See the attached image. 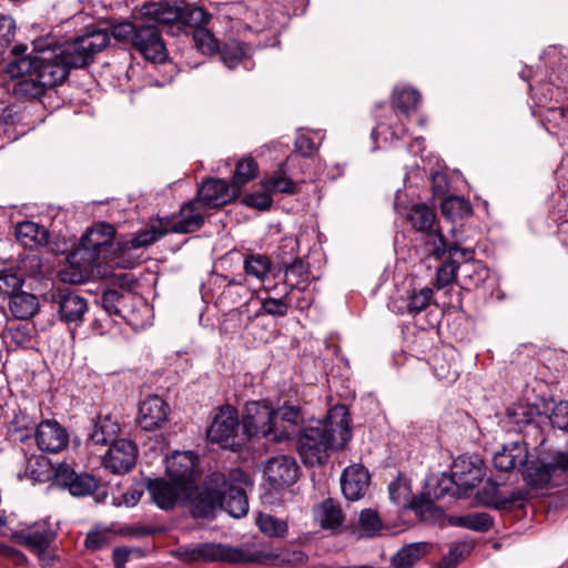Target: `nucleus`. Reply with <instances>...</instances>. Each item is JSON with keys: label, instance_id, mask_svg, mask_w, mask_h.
<instances>
[{"label": "nucleus", "instance_id": "nucleus-59", "mask_svg": "<svg viewBox=\"0 0 568 568\" xmlns=\"http://www.w3.org/2000/svg\"><path fill=\"white\" fill-rule=\"evenodd\" d=\"M48 460L43 457H36L28 462L27 474L33 480H43L45 473H48Z\"/></svg>", "mask_w": 568, "mask_h": 568}, {"label": "nucleus", "instance_id": "nucleus-7", "mask_svg": "<svg viewBox=\"0 0 568 568\" xmlns=\"http://www.w3.org/2000/svg\"><path fill=\"white\" fill-rule=\"evenodd\" d=\"M211 483L222 488V508L232 517L241 518L248 511V501L246 497L245 486L248 484L247 476L239 470H232L229 479L220 473L211 475Z\"/></svg>", "mask_w": 568, "mask_h": 568}, {"label": "nucleus", "instance_id": "nucleus-25", "mask_svg": "<svg viewBox=\"0 0 568 568\" xmlns=\"http://www.w3.org/2000/svg\"><path fill=\"white\" fill-rule=\"evenodd\" d=\"M369 474L362 465H352L344 469L341 477V487L348 500L361 499L368 489Z\"/></svg>", "mask_w": 568, "mask_h": 568}, {"label": "nucleus", "instance_id": "nucleus-33", "mask_svg": "<svg viewBox=\"0 0 568 568\" xmlns=\"http://www.w3.org/2000/svg\"><path fill=\"white\" fill-rule=\"evenodd\" d=\"M315 519L323 528L335 529L342 525L344 515L339 505L328 498L323 500L315 509Z\"/></svg>", "mask_w": 568, "mask_h": 568}, {"label": "nucleus", "instance_id": "nucleus-36", "mask_svg": "<svg viewBox=\"0 0 568 568\" xmlns=\"http://www.w3.org/2000/svg\"><path fill=\"white\" fill-rule=\"evenodd\" d=\"M426 549L427 545L424 542L405 546L393 557L392 564L395 568H410L426 554Z\"/></svg>", "mask_w": 568, "mask_h": 568}, {"label": "nucleus", "instance_id": "nucleus-45", "mask_svg": "<svg viewBox=\"0 0 568 568\" xmlns=\"http://www.w3.org/2000/svg\"><path fill=\"white\" fill-rule=\"evenodd\" d=\"M420 102V94L414 89L395 90L393 104L404 113L415 109Z\"/></svg>", "mask_w": 568, "mask_h": 568}, {"label": "nucleus", "instance_id": "nucleus-63", "mask_svg": "<svg viewBox=\"0 0 568 568\" xmlns=\"http://www.w3.org/2000/svg\"><path fill=\"white\" fill-rule=\"evenodd\" d=\"M0 554L11 558L17 565L27 562V557L19 550L6 545H0Z\"/></svg>", "mask_w": 568, "mask_h": 568}, {"label": "nucleus", "instance_id": "nucleus-3", "mask_svg": "<svg viewBox=\"0 0 568 568\" xmlns=\"http://www.w3.org/2000/svg\"><path fill=\"white\" fill-rule=\"evenodd\" d=\"M406 220L415 231L425 235V246L429 255L442 257L446 252L452 255L459 253L466 262L473 260L471 248H462L457 243L446 242L437 224L436 213L426 204L413 205L406 214Z\"/></svg>", "mask_w": 568, "mask_h": 568}, {"label": "nucleus", "instance_id": "nucleus-23", "mask_svg": "<svg viewBox=\"0 0 568 568\" xmlns=\"http://www.w3.org/2000/svg\"><path fill=\"white\" fill-rule=\"evenodd\" d=\"M274 442H281L291 438L296 428L303 423L304 414L296 405L284 404L274 408Z\"/></svg>", "mask_w": 568, "mask_h": 568}, {"label": "nucleus", "instance_id": "nucleus-9", "mask_svg": "<svg viewBox=\"0 0 568 568\" xmlns=\"http://www.w3.org/2000/svg\"><path fill=\"white\" fill-rule=\"evenodd\" d=\"M57 537V531L48 520L34 523L14 532L16 541L34 554L43 566H49L53 557L50 547Z\"/></svg>", "mask_w": 568, "mask_h": 568}, {"label": "nucleus", "instance_id": "nucleus-22", "mask_svg": "<svg viewBox=\"0 0 568 568\" xmlns=\"http://www.w3.org/2000/svg\"><path fill=\"white\" fill-rule=\"evenodd\" d=\"M239 195L237 189L222 179H210L199 190L196 201L204 207H219L227 204Z\"/></svg>", "mask_w": 568, "mask_h": 568}, {"label": "nucleus", "instance_id": "nucleus-13", "mask_svg": "<svg viewBox=\"0 0 568 568\" xmlns=\"http://www.w3.org/2000/svg\"><path fill=\"white\" fill-rule=\"evenodd\" d=\"M132 47L138 50L145 60L151 62L161 63L166 59V50L161 36L158 29L148 21H145L144 24H139Z\"/></svg>", "mask_w": 568, "mask_h": 568}, {"label": "nucleus", "instance_id": "nucleus-38", "mask_svg": "<svg viewBox=\"0 0 568 568\" xmlns=\"http://www.w3.org/2000/svg\"><path fill=\"white\" fill-rule=\"evenodd\" d=\"M442 213L450 220L463 219L470 215V204L460 196L450 195L443 200L440 204Z\"/></svg>", "mask_w": 568, "mask_h": 568}, {"label": "nucleus", "instance_id": "nucleus-35", "mask_svg": "<svg viewBox=\"0 0 568 568\" xmlns=\"http://www.w3.org/2000/svg\"><path fill=\"white\" fill-rule=\"evenodd\" d=\"M448 523L455 527H463L476 531H487L493 526V519L486 513L450 516Z\"/></svg>", "mask_w": 568, "mask_h": 568}, {"label": "nucleus", "instance_id": "nucleus-19", "mask_svg": "<svg viewBox=\"0 0 568 568\" xmlns=\"http://www.w3.org/2000/svg\"><path fill=\"white\" fill-rule=\"evenodd\" d=\"M36 442L40 450L57 454L69 443L67 430L55 420L45 419L36 429Z\"/></svg>", "mask_w": 568, "mask_h": 568}, {"label": "nucleus", "instance_id": "nucleus-15", "mask_svg": "<svg viewBox=\"0 0 568 568\" xmlns=\"http://www.w3.org/2000/svg\"><path fill=\"white\" fill-rule=\"evenodd\" d=\"M185 499H190L192 515L197 518L209 517L217 508H222V488L209 481V485L202 489H193V486L186 491Z\"/></svg>", "mask_w": 568, "mask_h": 568}, {"label": "nucleus", "instance_id": "nucleus-29", "mask_svg": "<svg viewBox=\"0 0 568 568\" xmlns=\"http://www.w3.org/2000/svg\"><path fill=\"white\" fill-rule=\"evenodd\" d=\"M120 426L116 419L110 415L99 416L93 424V428L88 437V445L106 446L118 442L116 436Z\"/></svg>", "mask_w": 568, "mask_h": 568}, {"label": "nucleus", "instance_id": "nucleus-1", "mask_svg": "<svg viewBox=\"0 0 568 568\" xmlns=\"http://www.w3.org/2000/svg\"><path fill=\"white\" fill-rule=\"evenodd\" d=\"M34 49L37 54L33 58L11 60L6 67L8 77L19 79L12 89L16 95L39 99L69 75L52 43L43 45L42 41H37Z\"/></svg>", "mask_w": 568, "mask_h": 568}, {"label": "nucleus", "instance_id": "nucleus-52", "mask_svg": "<svg viewBox=\"0 0 568 568\" xmlns=\"http://www.w3.org/2000/svg\"><path fill=\"white\" fill-rule=\"evenodd\" d=\"M264 189L267 192H281L286 194L295 193V183L286 176H272L264 181Z\"/></svg>", "mask_w": 568, "mask_h": 568}, {"label": "nucleus", "instance_id": "nucleus-47", "mask_svg": "<svg viewBox=\"0 0 568 568\" xmlns=\"http://www.w3.org/2000/svg\"><path fill=\"white\" fill-rule=\"evenodd\" d=\"M98 486L95 478L89 474H77L68 488L73 496H87L92 494Z\"/></svg>", "mask_w": 568, "mask_h": 568}, {"label": "nucleus", "instance_id": "nucleus-26", "mask_svg": "<svg viewBox=\"0 0 568 568\" xmlns=\"http://www.w3.org/2000/svg\"><path fill=\"white\" fill-rule=\"evenodd\" d=\"M528 460V447L525 442H511L505 444L500 450L494 454V466L501 471H509L525 466Z\"/></svg>", "mask_w": 568, "mask_h": 568}, {"label": "nucleus", "instance_id": "nucleus-55", "mask_svg": "<svg viewBox=\"0 0 568 568\" xmlns=\"http://www.w3.org/2000/svg\"><path fill=\"white\" fill-rule=\"evenodd\" d=\"M139 24L130 22H122L112 28V36L120 42L133 43L135 34L138 33Z\"/></svg>", "mask_w": 568, "mask_h": 568}, {"label": "nucleus", "instance_id": "nucleus-48", "mask_svg": "<svg viewBox=\"0 0 568 568\" xmlns=\"http://www.w3.org/2000/svg\"><path fill=\"white\" fill-rule=\"evenodd\" d=\"M245 55V45L234 41L225 45L221 52V60L229 69H233L244 59Z\"/></svg>", "mask_w": 568, "mask_h": 568}, {"label": "nucleus", "instance_id": "nucleus-62", "mask_svg": "<svg viewBox=\"0 0 568 568\" xmlns=\"http://www.w3.org/2000/svg\"><path fill=\"white\" fill-rule=\"evenodd\" d=\"M318 145L320 143L315 142L311 136L306 134H301L295 141L297 151L304 156L313 153L318 148Z\"/></svg>", "mask_w": 568, "mask_h": 568}, {"label": "nucleus", "instance_id": "nucleus-42", "mask_svg": "<svg viewBox=\"0 0 568 568\" xmlns=\"http://www.w3.org/2000/svg\"><path fill=\"white\" fill-rule=\"evenodd\" d=\"M211 19V16L206 13L202 8L184 6L181 10V24L182 27H191L194 30L197 28H204Z\"/></svg>", "mask_w": 568, "mask_h": 568}, {"label": "nucleus", "instance_id": "nucleus-17", "mask_svg": "<svg viewBox=\"0 0 568 568\" xmlns=\"http://www.w3.org/2000/svg\"><path fill=\"white\" fill-rule=\"evenodd\" d=\"M196 460L191 450L173 453L165 459L169 478L190 489L195 478Z\"/></svg>", "mask_w": 568, "mask_h": 568}, {"label": "nucleus", "instance_id": "nucleus-37", "mask_svg": "<svg viewBox=\"0 0 568 568\" xmlns=\"http://www.w3.org/2000/svg\"><path fill=\"white\" fill-rule=\"evenodd\" d=\"M476 498L478 503L487 506H494L496 508H504L507 504L513 501L503 496L498 485L491 480H487L484 486L477 491Z\"/></svg>", "mask_w": 568, "mask_h": 568}, {"label": "nucleus", "instance_id": "nucleus-11", "mask_svg": "<svg viewBox=\"0 0 568 568\" xmlns=\"http://www.w3.org/2000/svg\"><path fill=\"white\" fill-rule=\"evenodd\" d=\"M207 438L212 443L221 444L223 447L235 449L245 443L240 432L237 410L230 406H223L213 417L207 428Z\"/></svg>", "mask_w": 568, "mask_h": 568}, {"label": "nucleus", "instance_id": "nucleus-51", "mask_svg": "<svg viewBox=\"0 0 568 568\" xmlns=\"http://www.w3.org/2000/svg\"><path fill=\"white\" fill-rule=\"evenodd\" d=\"M464 272L469 281V285L480 286L489 277V270L480 262H473L471 264L464 266Z\"/></svg>", "mask_w": 568, "mask_h": 568}, {"label": "nucleus", "instance_id": "nucleus-54", "mask_svg": "<svg viewBox=\"0 0 568 568\" xmlns=\"http://www.w3.org/2000/svg\"><path fill=\"white\" fill-rule=\"evenodd\" d=\"M457 264L454 261H448L438 268L436 274V286L443 288L453 283L457 274Z\"/></svg>", "mask_w": 568, "mask_h": 568}, {"label": "nucleus", "instance_id": "nucleus-57", "mask_svg": "<svg viewBox=\"0 0 568 568\" xmlns=\"http://www.w3.org/2000/svg\"><path fill=\"white\" fill-rule=\"evenodd\" d=\"M23 284L20 275L7 272H0V294H12Z\"/></svg>", "mask_w": 568, "mask_h": 568}, {"label": "nucleus", "instance_id": "nucleus-21", "mask_svg": "<svg viewBox=\"0 0 568 568\" xmlns=\"http://www.w3.org/2000/svg\"><path fill=\"white\" fill-rule=\"evenodd\" d=\"M264 476L273 487L290 486L298 478V466L292 457H273L265 464Z\"/></svg>", "mask_w": 568, "mask_h": 568}, {"label": "nucleus", "instance_id": "nucleus-50", "mask_svg": "<svg viewBox=\"0 0 568 568\" xmlns=\"http://www.w3.org/2000/svg\"><path fill=\"white\" fill-rule=\"evenodd\" d=\"M112 539L111 529L98 527L87 535L84 544L88 549L97 550L110 545Z\"/></svg>", "mask_w": 568, "mask_h": 568}, {"label": "nucleus", "instance_id": "nucleus-24", "mask_svg": "<svg viewBox=\"0 0 568 568\" xmlns=\"http://www.w3.org/2000/svg\"><path fill=\"white\" fill-rule=\"evenodd\" d=\"M148 488L152 500L162 509H171L179 499H184L189 490L178 481L165 479L150 480Z\"/></svg>", "mask_w": 568, "mask_h": 568}, {"label": "nucleus", "instance_id": "nucleus-32", "mask_svg": "<svg viewBox=\"0 0 568 568\" xmlns=\"http://www.w3.org/2000/svg\"><path fill=\"white\" fill-rule=\"evenodd\" d=\"M255 302V298L251 296V298L241 305L236 312L241 315L246 314V321L243 323V327H247L254 318L260 315V312H264L270 315L284 316L287 313V305L281 298H266L262 302L260 310L254 312V314H250V306Z\"/></svg>", "mask_w": 568, "mask_h": 568}, {"label": "nucleus", "instance_id": "nucleus-46", "mask_svg": "<svg viewBox=\"0 0 568 568\" xmlns=\"http://www.w3.org/2000/svg\"><path fill=\"white\" fill-rule=\"evenodd\" d=\"M193 40L197 50L203 54H212L219 49L216 39L205 27L194 30Z\"/></svg>", "mask_w": 568, "mask_h": 568}, {"label": "nucleus", "instance_id": "nucleus-31", "mask_svg": "<svg viewBox=\"0 0 568 568\" xmlns=\"http://www.w3.org/2000/svg\"><path fill=\"white\" fill-rule=\"evenodd\" d=\"M48 231L44 226L31 221H24L17 225L16 237L26 247L34 248L48 243Z\"/></svg>", "mask_w": 568, "mask_h": 568}, {"label": "nucleus", "instance_id": "nucleus-43", "mask_svg": "<svg viewBox=\"0 0 568 568\" xmlns=\"http://www.w3.org/2000/svg\"><path fill=\"white\" fill-rule=\"evenodd\" d=\"M257 163L252 159H243L236 164L235 173L233 176V187L237 189V193L240 192V187L251 180H253L257 174Z\"/></svg>", "mask_w": 568, "mask_h": 568}, {"label": "nucleus", "instance_id": "nucleus-34", "mask_svg": "<svg viewBox=\"0 0 568 568\" xmlns=\"http://www.w3.org/2000/svg\"><path fill=\"white\" fill-rule=\"evenodd\" d=\"M10 312L18 320H27L38 311V298L29 293L20 292L10 298Z\"/></svg>", "mask_w": 568, "mask_h": 568}, {"label": "nucleus", "instance_id": "nucleus-12", "mask_svg": "<svg viewBox=\"0 0 568 568\" xmlns=\"http://www.w3.org/2000/svg\"><path fill=\"white\" fill-rule=\"evenodd\" d=\"M174 556L184 562L196 561H227L241 564L242 549L222 544H199L180 547L173 551Z\"/></svg>", "mask_w": 568, "mask_h": 568}, {"label": "nucleus", "instance_id": "nucleus-28", "mask_svg": "<svg viewBox=\"0 0 568 568\" xmlns=\"http://www.w3.org/2000/svg\"><path fill=\"white\" fill-rule=\"evenodd\" d=\"M432 366L437 378L446 384H453L459 377L458 355L453 348L437 352L432 358Z\"/></svg>", "mask_w": 568, "mask_h": 568}, {"label": "nucleus", "instance_id": "nucleus-4", "mask_svg": "<svg viewBox=\"0 0 568 568\" xmlns=\"http://www.w3.org/2000/svg\"><path fill=\"white\" fill-rule=\"evenodd\" d=\"M109 41L110 36L105 30L87 28L82 34L72 40L62 44L52 43V47L70 72L71 69L88 67L94 60L95 54L106 48Z\"/></svg>", "mask_w": 568, "mask_h": 568}, {"label": "nucleus", "instance_id": "nucleus-18", "mask_svg": "<svg viewBox=\"0 0 568 568\" xmlns=\"http://www.w3.org/2000/svg\"><path fill=\"white\" fill-rule=\"evenodd\" d=\"M170 408L164 399L152 395L143 399L139 406L136 422L144 430H155L164 426Z\"/></svg>", "mask_w": 568, "mask_h": 568}, {"label": "nucleus", "instance_id": "nucleus-39", "mask_svg": "<svg viewBox=\"0 0 568 568\" xmlns=\"http://www.w3.org/2000/svg\"><path fill=\"white\" fill-rule=\"evenodd\" d=\"M169 233L165 231L164 220L160 221V229L152 227L151 230H144L134 235L130 241L123 244V248H141L146 247L154 242L159 241L164 234Z\"/></svg>", "mask_w": 568, "mask_h": 568}, {"label": "nucleus", "instance_id": "nucleus-14", "mask_svg": "<svg viewBox=\"0 0 568 568\" xmlns=\"http://www.w3.org/2000/svg\"><path fill=\"white\" fill-rule=\"evenodd\" d=\"M307 561V556L301 550L282 549L254 550L242 549L241 562H257L267 566L300 567Z\"/></svg>", "mask_w": 568, "mask_h": 568}, {"label": "nucleus", "instance_id": "nucleus-8", "mask_svg": "<svg viewBox=\"0 0 568 568\" xmlns=\"http://www.w3.org/2000/svg\"><path fill=\"white\" fill-rule=\"evenodd\" d=\"M274 407L266 400L246 403L241 419L242 438L247 442L253 437L274 440Z\"/></svg>", "mask_w": 568, "mask_h": 568}, {"label": "nucleus", "instance_id": "nucleus-30", "mask_svg": "<svg viewBox=\"0 0 568 568\" xmlns=\"http://www.w3.org/2000/svg\"><path fill=\"white\" fill-rule=\"evenodd\" d=\"M59 312L67 323H79L88 311L87 301L71 292H60L58 295Z\"/></svg>", "mask_w": 568, "mask_h": 568}, {"label": "nucleus", "instance_id": "nucleus-16", "mask_svg": "<svg viewBox=\"0 0 568 568\" xmlns=\"http://www.w3.org/2000/svg\"><path fill=\"white\" fill-rule=\"evenodd\" d=\"M136 457V445L130 439H119L108 449L103 465L114 474H124L135 465Z\"/></svg>", "mask_w": 568, "mask_h": 568}, {"label": "nucleus", "instance_id": "nucleus-61", "mask_svg": "<svg viewBox=\"0 0 568 568\" xmlns=\"http://www.w3.org/2000/svg\"><path fill=\"white\" fill-rule=\"evenodd\" d=\"M75 473L72 468H70L65 464H61L58 466V468L54 471L55 481L58 485L62 487L69 488L73 477H75Z\"/></svg>", "mask_w": 568, "mask_h": 568}, {"label": "nucleus", "instance_id": "nucleus-40", "mask_svg": "<svg viewBox=\"0 0 568 568\" xmlns=\"http://www.w3.org/2000/svg\"><path fill=\"white\" fill-rule=\"evenodd\" d=\"M256 524L264 535L273 538H284L288 530L285 520L268 514H260Z\"/></svg>", "mask_w": 568, "mask_h": 568}, {"label": "nucleus", "instance_id": "nucleus-49", "mask_svg": "<svg viewBox=\"0 0 568 568\" xmlns=\"http://www.w3.org/2000/svg\"><path fill=\"white\" fill-rule=\"evenodd\" d=\"M358 527L361 535L366 537L374 536L382 527L377 513L372 509L363 510L359 515Z\"/></svg>", "mask_w": 568, "mask_h": 568}, {"label": "nucleus", "instance_id": "nucleus-6", "mask_svg": "<svg viewBox=\"0 0 568 568\" xmlns=\"http://www.w3.org/2000/svg\"><path fill=\"white\" fill-rule=\"evenodd\" d=\"M531 487L559 486L568 478V449L552 450L528 465L523 471Z\"/></svg>", "mask_w": 568, "mask_h": 568}, {"label": "nucleus", "instance_id": "nucleus-10", "mask_svg": "<svg viewBox=\"0 0 568 568\" xmlns=\"http://www.w3.org/2000/svg\"><path fill=\"white\" fill-rule=\"evenodd\" d=\"M114 227L110 224L100 223L89 230L81 239V247L77 251L82 266L90 267L99 260H105L113 246Z\"/></svg>", "mask_w": 568, "mask_h": 568}, {"label": "nucleus", "instance_id": "nucleus-60", "mask_svg": "<svg viewBox=\"0 0 568 568\" xmlns=\"http://www.w3.org/2000/svg\"><path fill=\"white\" fill-rule=\"evenodd\" d=\"M122 298V294L119 291L110 290L102 295L101 304L102 307L109 314H119L118 304Z\"/></svg>", "mask_w": 568, "mask_h": 568}, {"label": "nucleus", "instance_id": "nucleus-20", "mask_svg": "<svg viewBox=\"0 0 568 568\" xmlns=\"http://www.w3.org/2000/svg\"><path fill=\"white\" fill-rule=\"evenodd\" d=\"M205 207L201 201L192 200L181 207L178 219L165 220V231L169 233H191L199 230L204 222Z\"/></svg>", "mask_w": 568, "mask_h": 568}, {"label": "nucleus", "instance_id": "nucleus-56", "mask_svg": "<svg viewBox=\"0 0 568 568\" xmlns=\"http://www.w3.org/2000/svg\"><path fill=\"white\" fill-rule=\"evenodd\" d=\"M272 202H273V200L266 190H265V192H256V193L247 194L243 199V203L246 206L254 207V209H257L261 211L268 210L272 205Z\"/></svg>", "mask_w": 568, "mask_h": 568}, {"label": "nucleus", "instance_id": "nucleus-2", "mask_svg": "<svg viewBox=\"0 0 568 568\" xmlns=\"http://www.w3.org/2000/svg\"><path fill=\"white\" fill-rule=\"evenodd\" d=\"M352 437L345 405L332 407L325 419L305 426L297 438V452L307 466L327 463L333 450L344 448Z\"/></svg>", "mask_w": 568, "mask_h": 568}, {"label": "nucleus", "instance_id": "nucleus-64", "mask_svg": "<svg viewBox=\"0 0 568 568\" xmlns=\"http://www.w3.org/2000/svg\"><path fill=\"white\" fill-rule=\"evenodd\" d=\"M465 549V545H456L452 547L448 556L444 559L446 568L455 566L458 561V558H462L464 556Z\"/></svg>", "mask_w": 568, "mask_h": 568}, {"label": "nucleus", "instance_id": "nucleus-53", "mask_svg": "<svg viewBox=\"0 0 568 568\" xmlns=\"http://www.w3.org/2000/svg\"><path fill=\"white\" fill-rule=\"evenodd\" d=\"M307 273L305 264L301 260L294 261L285 270V281L292 287H300L305 282L302 278Z\"/></svg>", "mask_w": 568, "mask_h": 568}, {"label": "nucleus", "instance_id": "nucleus-41", "mask_svg": "<svg viewBox=\"0 0 568 568\" xmlns=\"http://www.w3.org/2000/svg\"><path fill=\"white\" fill-rule=\"evenodd\" d=\"M244 271L248 276L264 281L271 271V261L265 255L252 254L244 261Z\"/></svg>", "mask_w": 568, "mask_h": 568}, {"label": "nucleus", "instance_id": "nucleus-5", "mask_svg": "<svg viewBox=\"0 0 568 568\" xmlns=\"http://www.w3.org/2000/svg\"><path fill=\"white\" fill-rule=\"evenodd\" d=\"M484 469L478 458L458 457L454 460L450 475H443L438 480V490L434 491L435 498L446 494L467 497L468 490L479 484L484 478Z\"/></svg>", "mask_w": 568, "mask_h": 568}, {"label": "nucleus", "instance_id": "nucleus-58", "mask_svg": "<svg viewBox=\"0 0 568 568\" xmlns=\"http://www.w3.org/2000/svg\"><path fill=\"white\" fill-rule=\"evenodd\" d=\"M550 422L554 427L568 430V402H560L554 407Z\"/></svg>", "mask_w": 568, "mask_h": 568}, {"label": "nucleus", "instance_id": "nucleus-44", "mask_svg": "<svg viewBox=\"0 0 568 568\" xmlns=\"http://www.w3.org/2000/svg\"><path fill=\"white\" fill-rule=\"evenodd\" d=\"M433 301V290L423 287L419 291H413L407 295L406 310L409 314H418L424 311Z\"/></svg>", "mask_w": 568, "mask_h": 568}, {"label": "nucleus", "instance_id": "nucleus-27", "mask_svg": "<svg viewBox=\"0 0 568 568\" xmlns=\"http://www.w3.org/2000/svg\"><path fill=\"white\" fill-rule=\"evenodd\" d=\"M182 7L169 2H151L141 7V16L150 23L176 26L180 30Z\"/></svg>", "mask_w": 568, "mask_h": 568}]
</instances>
